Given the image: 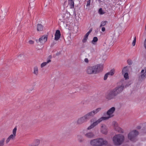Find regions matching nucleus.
<instances>
[{
	"instance_id": "f257e3e1",
	"label": "nucleus",
	"mask_w": 146,
	"mask_h": 146,
	"mask_svg": "<svg viewBox=\"0 0 146 146\" xmlns=\"http://www.w3.org/2000/svg\"><path fill=\"white\" fill-rule=\"evenodd\" d=\"M125 82L123 79L121 80L119 82L121 85L108 91L105 94V98L108 100L115 99L116 96L122 92L124 88L128 87L130 85L126 84L125 85Z\"/></svg>"
},
{
	"instance_id": "f03ea898",
	"label": "nucleus",
	"mask_w": 146,
	"mask_h": 146,
	"mask_svg": "<svg viewBox=\"0 0 146 146\" xmlns=\"http://www.w3.org/2000/svg\"><path fill=\"white\" fill-rule=\"evenodd\" d=\"M90 144L94 146H101L103 145H106L108 142L104 140L102 138H98L91 140L90 142Z\"/></svg>"
},
{
	"instance_id": "7ed1b4c3",
	"label": "nucleus",
	"mask_w": 146,
	"mask_h": 146,
	"mask_svg": "<svg viewBox=\"0 0 146 146\" xmlns=\"http://www.w3.org/2000/svg\"><path fill=\"white\" fill-rule=\"evenodd\" d=\"M124 136L121 134L116 135L113 138L114 144L116 145H121L124 141Z\"/></svg>"
},
{
	"instance_id": "20e7f679",
	"label": "nucleus",
	"mask_w": 146,
	"mask_h": 146,
	"mask_svg": "<svg viewBox=\"0 0 146 146\" xmlns=\"http://www.w3.org/2000/svg\"><path fill=\"white\" fill-rule=\"evenodd\" d=\"M139 134L138 132L136 130H133L130 132L128 135V138L131 141L135 142L137 140L136 137Z\"/></svg>"
},
{
	"instance_id": "39448f33",
	"label": "nucleus",
	"mask_w": 146,
	"mask_h": 146,
	"mask_svg": "<svg viewBox=\"0 0 146 146\" xmlns=\"http://www.w3.org/2000/svg\"><path fill=\"white\" fill-rule=\"evenodd\" d=\"M113 116V115H112V116H109L108 117H101L99 119H98L96 121L94 122L92 124H91L90 126L88 128V129L89 130L93 128L97 124H98L101 121H102V120L108 119L109 118L111 117H112Z\"/></svg>"
},
{
	"instance_id": "423d86ee",
	"label": "nucleus",
	"mask_w": 146,
	"mask_h": 146,
	"mask_svg": "<svg viewBox=\"0 0 146 146\" xmlns=\"http://www.w3.org/2000/svg\"><path fill=\"white\" fill-rule=\"evenodd\" d=\"M101 110V108H98L95 110L88 113L85 115L87 119L88 120L91 117H93L94 115L100 111Z\"/></svg>"
},
{
	"instance_id": "0eeeda50",
	"label": "nucleus",
	"mask_w": 146,
	"mask_h": 146,
	"mask_svg": "<svg viewBox=\"0 0 146 146\" xmlns=\"http://www.w3.org/2000/svg\"><path fill=\"white\" fill-rule=\"evenodd\" d=\"M94 68L96 70V74L102 71L103 70V64H98L94 66Z\"/></svg>"
},
{
	"instance_id": "6e6552de",
	"label": "nucleus",
	"mask_w": 146,
	"mask_h": 146,
	"mask_svg": "<svg viewBox=\"0 0 146 146\" xmlns=\"http://www.w3.org/2000/svg\"><path fill=\"white\" fill-rule=\"evenodd\" d=\"M141 74L139 76V79L140 81H142L144 80L146 78V68L142 70L141 72Z\"/></svg>"
},
{
	"instance_id": "1a4fd4ad",
	"label": "nucleus",
	"mask_w": 146,
	"mask_h": 146,
	"mask_svg": "<svg viewBox=\"0 0 146 146\" xmlns=\"http://www.w3.org/2000/svg\"><path fill=\"white\" fill-rule=\"evenodd\" d=\"M94 66H88L86 70L87 73L89 74H96Z\"/></svg>"
},
{
	"instance_id": "9d476101",
	"label": "nucleus",
	"mask_w": 146,
	"mask_h": 146,
	"mask_svg": "<svg viewBox=\"0 0 146 146\" xmlns=\"http://www.w3.org/2000/svg\"><path fill=\"white\" fill-rule=\"evenodd\" d=\"M48 37L47 35H43L40 37L39 40H36L37 42H40V43L43 44L46 42L47 40Z\"/></svg>"
},
{
	"instance_id": "9b49d317",
	"label": "nucleus",
	"mask_w": 146,
	"mask_h": 146,
	"mask_svg": "<svg viewBox=\"0 0 146 146\" xmlns=\"http://www.w3.org/2000/svg\"><path fill=\"white\" fill-rule=\"evenodd\" d=\"M88 120L85 115H84L83 117L78 119L77 121V123L79 124H82L83 123L86 121Z\"/></svg>"
},
{
	"instance_id": "f8f14e48",
	"label": "nucleus",
	"mask_w": 146,
	"mask_h": 146,
	"mask_svg": "<svg viewBox=\"0 0 146 146\" xmlns=\"http://www.w3.org/2000/svg\"><path fill=\"white\" fill-rule=\"evenodd\" d=\"M40 143V140L38 139H35L32 143L29 144V146H38Z\"/></svg>"
},
{
	"instance_id": "ddd939ff",
	"label": "nucleus",
	"mask_w": 146,
	"mask_h": 146,
	"mask_svg": "<svg viewBox=\"0 0 146 146\" xmlns=\"http://www.w3.org/2000/svg\"><path fill=\"white\" fill-rule=\"evenodd\" d=\"M60 31L59 30H57L55 35L54 39L56 40H58L60 38Z\"/></svg>"
},
{
	"instance_id": "4468645a",
	"label": "nucleus",
	"mask_w": 146,
	"mask_h": 146,
	"mask_svg": "<svg viewBox=\"0 0 146 146\" xmlns=\"http://www.w3.org/2000/svg\"><path fill=\"white\" fill-rule=\"evenodd\" d=\"M115 110V108L114 107H112L109 109L107 112V114L109 116H111V115L113 114Z\"/></svg>"
},
{
	"instance_id": "2eb2a0df",
	"label": "nucleus",
	"mask_w": 146,
	"mask_h": 146,
	"mask_svg": "<svg viewBox=\"0 0 146 146\" xmlns=\"http://www.w3.org/2000/svg\"><path fill=\"white\" fill-rule=\"evenodd\" d=\"M44 29L43 26L40 24H38L37 25V30L38 31H43Z\"/></svg>"
},
{
	"instance_id": "dca6fc26",
	"label": "nucleus",
	"mask_w": 146,
	"mask_h": 146,
	"mask_svg": "<svg viewBox=\"0 0 146 146\" xmlns=\"http://www.w3.org/2000/svg\"><path fill=\"white\" fill-rule=\"evenodd\" d=\"M85 135L86 137L89 138H93L94 136V134L92 132L88 133Z\"/></svg>"
},
{
	"instance_id": "f3484780",
	"label": "nucleus",
	"mask_w": 146,
	"mask_h": 146,
	"mask_svg": "<svg viewBox=\"0 0 146 146\" xmlns=\"http://www.w3.org/2000/svg\"><path fill=\"white\" fill-rule=\"evenodd\" d=\"M68 4L70 6L71 9L74 8V2L73 0H68Z\"/></svg>"
},
{
	"instance_id": "a211bd4d",
	"label": "nucleus",
	"mask_w": 146,
	"mask_h": 146,
	"mask_svg": "<svg viewBox=\"0 0 146 146\" xmlns=\"http://www.w3.org/2000/svg\"><path fill=\"white\" fill-rule=\"evenodd\" d=\"M115 131L120 133H123V129L120 127L118 126H115Z\"/></svg>"
},
{
	"instance_id": "6ab92c4d",
	"label": "nucleus",
	"mask_w": 146,
	"mask_h": 146,
	"mask_svg": "<svg viewBox=\"0 0 146 146\" xmlns=\"http://www.w3.org/2000/svg\"><path fill=\"white\" fill-rule=\"evenodd\" d=\"M33 73L36 75H38V70L37 66H36L34 68Z\"/></svg>"
},
{
	"instance_id": "aec40b11",
	"label": "nucleus",
	"mask_w": 146,
	"mask_h": 146,
	"mask_svg": "<svg viewBox=\"0 0 146 146\" xmlns=\"http://www.w3.org/2000/svg\"><path fill=\"white\" fill-rule=\"evenodd\" d=\"M51 61V60L50 59H49L48 60L47 62H44L42 63L41 64V67L43 68L44 66H45L48 63L50 62Z\"/></svg>"
},
{
	"instance_id": "412c9836",
	"label": "nucleus",
	"mask_w": 146,
	"mask_h": 146,
	"mask_svg": "<svg viewBox=\"0 0 146 146\" xmlns=\"http://www.w3.org/2000/svg\"><path fill=\"white\" fill-rule=\"evenodd\" d=\"M129 71V69L127 66H125L123 68L122 70V72L123 74L126 72H128Z\"/></svg>"
},
{
	"instance_id": "4be33fe9",
	"label": "nucleus",
	"mask_w": 146,
	"mask_h": 146,
	"mask_svg": "<svg viewBox=\"0 0 146 146\" xmlns=\"http://www.w3.org/2000/svg\"><path fill=\"white\" fill-rule=\"evenodd\" d=\"M77 138L78 141L80 142H82L84 141V139L83 137L80 135H78Z\"/></svg>"
},
{
	"instance_id": "5701e85b",
	"label": "nucleus",
	"mask_w": 146,
	"mask_h": 146,
	"mask_svg": "<svg viewBox=\"0 0 146 146\" xmlns=\"http://www.w3.org/2000/svg\"><path fill=\"white\" fill-rule=\"evenodd\" d=\"M65 16L64 15H61L59 16V20L61 22H63L64 23L65 21L64 19V18Z\"/></svg>"
},
{
	"instance_id": "b1692460",
	"label": "nucleus",
	"mask_w": 146,
	"mask_h": 146,
	"mask_svg": "<svg viewBox=\"0 0 146 146\" xmlns=\"http://www.w3.org/2000/svg\"><path fill=\"white\" fill-rule=\"evenodd\" d=\"M5 138H3L1 140H0V146H4L5 144Z\"/></svg>"
},
{
	"instance_id": "393cba45",
	"label": "nucleus",
	"mask_w": 146,
	"mask_h": 146,
	"mask_svg": "<svg viewBox=\"0 0 146 146\" xmlns=\"http://www.w3.org/2000/svg\"><path fill=\"white\" fill-rule=\"evenodd\" d=\"M101 131L102 133L105 134H106L108 133L107 129L105 127L102 128Z\"/></svg>"
},
{
	"instance_id": "a878e982",
	"label": "nucleus",
	"mask_w": 146,
	"mask_h": 146,
	"mask_svg": "<svg viewBox=\"0 0 146 146\" xmlns=\"http://www.w3.org/2000/svg\"><path fill=\"white\" fill-rule=\"evenodd\" d=\"M98 40V38L96 36L94 37L93 38L92 40V43L93 44H95V42H97Z\"/></svg>"
},
{
	"instance_id": "bb28decb",
	"label": "nucleus",
	"mask_w": 146,
	"mask_h": 146,
	"mask_svg": "<svg viewBox=\"0 0 146 146\" xmlns=\"http://www.w3.org/2000/svg\"><path fill=\"white\" fill-rule=\"evenodd\" d=\"M115 72V70L114 69H112L111 70L110 72L107 73H108V75H110L111 76L113 75Z\"/></svg>"
},
{
	"instance_id": "cd10ccee",
	"label": "nucleus",
	"mask_w": 146,
	"mask_h": 146,
	"mask_svg": "<svg viewBox=\"0 0 146 146\" xmlns=\"http://www.w3.org/2000/svg\"><path fill=\"white\" fill-rule=\"evenodd\" d=\"M88 36L86 35H85L84 36V38L82 40V41L83 43L86 42L88 38Z\"/></svg>"
},
{
	"instance_id": "c85d7f7f",
	"label": "nucleus",
	"mask_w": 146,
	"mask_h": 146,
	"mask_svg": "<svg viewBox=\"0 0 146 146\" xmlns=\"http://www.w3.org/2000/svg\"><path fill=\"white\" fill-rule=\"evenodd\" d=\"M124 77L125 80L129 79V74L128 72L124 73Z\"/></svg>"
},
{
	"instance_id": "c756f323",
	"label": "nucleus",
	"mask_w": 146,
	"mask_h": 146,
	"mask_svg": "<svg viewBox=\"0 0 146 146\" xmlns=\"http://www.w3.org/2000/svg\"><path fill=\"white\" fill-rule=\"evenodd\" d=\"M107 23V21H102L101 23L100 27L104 26Z\"/></svg>"
},
{
	"instance_id": "7c9ffc66",
	"label": "nucleus",
	"mask_w": 146,
	"mask_h": 146,
	"mask_svg": "<svg viewBox=\"0 0 146 146\" xmlns=\"http://www.w3.org/2000/svg\"><path fill=\"white\" fill-rule=\"evenodd\" d=\"M17 130V128L16 127H15L13 130V134L16 135V133Z\"/></svg>"
},
{
	"instance_id": "2f4dec72",
	"label": "nucleus",
	"mask_w": 146,
	"mask_h": 146,
	"mask_svg": "<svg viewBox=\"0 0 146 146\" xmlns=\"http://www.w3.org/2000/svg\"><path fill=\"white\" fill-rule=\"evenodd\" d=\"M35 6V3H32L31 4V3H29V8H31L32 7L34 8Z\"/></svg>"
},
{
	"instance_id": "473e14b6",
	"label": "nucleus",
	"mask_w": 146,
	"mask_h": 146,
	"mask_svg": "<svg viewBox=\"0 0 146 146\" xmlns=\"http://www.w3.org/2000/svg\"><path fill=\"white\" fill-rule=\"evenodd\" d=\"M15 136L16 135L12 134L9 137L11 139L13 140L15 139Z\"/></svg>"
},
{
	"instance_id": "72a5a7b5",
	"label": "nucleus",
	"mask_w": 146,
	"mask_h": 146,
	"mask_svg": "<svg viewBox=\"0 0 146 146\" xmlns=\"http://www.w3.org/2000/svg\"><path fill=\"white\" fill-rule=\"evenodd\" d=\"M91 0H88L87 1V4L86 6L87 7H88L90 5Z\"/></svg>"
},
{
	"instance_id": "f704fd0d",
	"label": "nucleus",
	"mask_w": 146,
	"mask_h": 146,
	"mask_svg": "<svg viewBox=\"0 0 146 146\" xmlns=\"http://www.w3.org/2000/svg\"><path fill=\"white\" fill-rule=\"evenodd\" d=\"M136 42V38L135 36L134 38V39L133 41V42L132 43V44L133 45V46H134Z\"/></svg>"
},
{
	"instance_id": "c9c22d12",
	"label": "nucleus",
	"mask_w": 146,
	"mask_h": 146,
	"mask_svg": "<svg viewBox=\"0 0 146 146\" xmlns=\"http://www.w3.org/2000/svg\"><path fill=\"white\" fill-rule=\"evenodd\" d=\"M108 73H106L104 75V80H106L107 79V78L108 77Z\"/></svg>"
},
{
	"instance_id": "e433bc0d",
	"label": "nucleus",
	"mask_w": 146,
	"mask_h": 146,
	"mask_svg": "<svg viewBox=\"0 0 146 146\" xmlns=\"http://www.w3.org/2000/svg\"><path fill=\"white\" fill-rule=\"evenodd\" d=\"M99 11L100 14L101 15L104 14V12L103 11L102 9V8H101L99 9Z\"/></svg>"
},
{
	"instance_id": "4c0bfd02",
	"label": "nucleus",
	"mask_w": 146,
	"mask_h": 146,
	"mask_svg": "<svg viewBox=\"0 0 146 146\" xmlns=\"http://www.w3.org/2000/svg\"><path fill=\"white\" fill-rule=\"evenodd\" d=\"M127 62L128 64L129 65H131L132 64V62L130 60H128L127 61Z\"/></svg>"
},
{
	"instance_id": "58836bf2",
	"label": "nucleus",
	"mask_w": 146,
	"mask_h": 146,
	"mask_svg": "<svg viewBox=\"0 0 146 146\" xmlns=\"http://www.w3.org/2000/svg\"><path fill=\"white\" fill-rule=\"evenodd\" d=\"M11 139L9 137L6 141V143H8L9 142Z\"/></svg>"
},
{
	"instance_id": "ea45409f",
	"label": "nucleus",
	"mask_w": 146,
	"mask_h": 146,
	"mask_svg": "<svg viewBox=\"0 0 146 146\" xmlns=\"http://www.w3.org/2000/svg\"><path fill=\"white\" fill-rule=\"evenodd\" d=\"M29 43L30 44H33L34 43V42L32 40H30L29 41Z\"/></svg>"
},
{
	"instance_id": "a19ab883",
	"label": "nucleus",
	"mask_w": 146,
	"mask_h": 146,
	"mask_svg": "<svg viewBox=\"0 0 146 146\" xmlns=\"http://www.w3.org/2000/svg\"><path fill=\"white\" fill-rule=\"evenodd\" d=\"M144 46L145 47V48L146 49V38L145 40L144 43Z\"/></svg>"
},
{
	"instance_id": "79ce46f5",
	"label": "nucleus",
	"mask_w": 146,
	"mask_h": 146,
	"mask_svg": "<svg viewBox=\"0 0 146 146\" xmlns=\"http://www.w3.org/2000/svg\"><path fill=\"white\" fill-rule=\"evenodd\" d=\"M84 61L86 62H88V59L87 58H85L84 59Z\"/></svg>"
},
{
	"instance_id": "37998d69",
	"label": "nucleus",
	"mask_w": 146,
	"mask_h": 146,
	"mask_svg": "<svg viewBox=\"0 0 146 146\" xmlns=\"http://www.w3.org/2000/svg\"><path fill=\"white\" fill-rule=\"evenodd\" d=\"M105 30V28L104 27H102V31L104 32Z\"/></svg>"
},
{
	"instance_id": "c03bdc74",
	"label": "nucleus",
	"mask_w": 146,
	"mask_h": 146,
	"mask_svg": "<svg viewBox=\"0 0 146 146\" xmlns=\"http://www.w3.org/2000/svg\"><path fill=\"white\" fill-rule=\"evenodd\" d=\"M92 28L90 29V30L88 32V33L90 34L91 33V32L92 31Z\"/></svg>"
},
{
	"instance_id": "a18cd8bd",
	"label": "nucleus",
	"mask_w": 146,
	"mask_h": 146,
	"mask_svg": "<svg viewBox=\"0 0 146 146\" xmlns=\"http://www.w3.org/2000/svg\"><path fill=\"white\" fill-rule=\"evenodd\" d=\"M141 128L140 126H138L137 127V129H140Z\"/></svg>"
},
{
	"instance_id": "49530a36",
	"label": "nucleus",
	"mask_w": 146,
	"mask_h": 146,
	"mask_svg": "<svg viewBox=\"0 0 146 146\" xmlns=\"http://www.w3.org/2000/svg\"><path fill=\"white\" fill-rule=\"evenodd\" d=\"M52 58V56L51 55H50L48 57V58H50V59L51 58Z\"/></svg>"
},
{
	"instance_id": "de8ad7c7",
	"label": "nucleus",
	"mask_w": 146,
	"mask_h": 146,
	"mask_svg": "<svg viewBox=\"0 0 146 146\" xmlns=\"http://www.w3.org/2000/svg\"><path fill=\"white\" fill-rule=\"evenodd\" d=\"M60 54V53H59V52H58L56 54V55L57 56H58V55H59Z\"/></svg>"
},
{
	"instance_id": "09e8293b",
	"label": "nucleus",
	"mask_w": 146,
	"mask_h": 146,
	"mask_svg": "<svg viewBox=\"0 0 146 146\" xmlns=\"http://www.w3.org/2000/svg\"><path fill=\"white\" fill-rule=\"evenodd\" d=\"M89 34H90L88 33V32H87V33L86 34V35H87V36H88Z\"/></svg>"
},
{
	"instance_id": "8fccbe9b",
	"label": "nucleus",
	"mask_w": 146,
	"mask_h": 146,
	"mask_svg": "<svg viewBox=\"0 0 146 146\" xmlns=\"http://www.w3.org/2000/svg\"><path fill=\"white\" fill-rule=\"evenodd\" d=\"M23 55V54H20V55H19V56H18V57H19V56H21L22 55Z\"/></svg>"
},
{
	"instance_id": "3c124183",
	"label": "nucleus",
	"mask_w": 146,
	"mask_h": 146,
	"mask_svg": "<svg viewBox=\"0 0 146 146\" xmlns=\"http://www.w3.org/2000/svg\"><path fill=\"white\" fill-rule=\"evenodd\" d=\"M74 14H75V15H76V11H75H75H74Z\"/></svg>"
}]
</instances>
